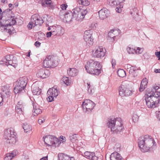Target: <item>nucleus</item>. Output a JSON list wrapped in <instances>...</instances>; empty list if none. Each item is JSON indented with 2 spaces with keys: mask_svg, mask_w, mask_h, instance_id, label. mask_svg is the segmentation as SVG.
<instances>
[{
  "mask_svg": "<svg viewBox=\"0 0 160 160\" xmlns=\"http://www.w3.org/2000/svg\"><path fill=\"white\" fill-rule=\"evenodd\" d=\"M82 2L81 3V4L83 6H88L90 4L89 1L88 0H82Z\"/></svg>",
  "mask_w": 160,
  "mask_h": 160,
  "instance_id": "41",
  "label": "nucleus"
},
{
  "mask_svg": "<svg viewBox=\"0 0 160 160\" xmlns=\"http://www.w3.org/2000/svg\"><path fill=\"white\" fill-rule=\"evenodd\" d=\"M42 5L43 7H46L47 5H48L50 9L53 8V4L51 0H46L43 1L42 3Z\"/></svg>",
  "mask_w": 160,
  "mask_h": 160,
  "instance_id": "28",
  "label": "nucleus"
},
{
  "mask_svg": "<svg viewBox=\"0 0 160 160\" xmlns=\"http://www.w3.org/2000/svg\"><path fill=\"white\" fill-rule=\"evenodd\" d=\"M148 82H144L142 81L141 83V85L144 86V87H147Z\"/></svg>",
  "mask_w": 160,
  "mask_h": 160,
  "instance_id": "56",
  "label": "nucleus"
},
{
  "mask_svg": "<svg viewBox=\"0 0 160 160\" xmlns=\"http://www.w3.org/2000/svg\"><path fill=\"white\" fill-rule=\"evenodd\" d=\"M33 24L34 25V22L31 18V21L28 25L27 27L30 29H31L32 28Z\"/></svg>",
  "mask_w": 160,
  "mask_h": 160,
  "instance_id": "45",
  "label": "nucleus"
},
{
  "mask_svg": "<svg viewBox=\"0 0 160 160\" xmlns=\"http://www.w3.org/2000/svg\"><path fill=\"white\" fill-rule=\"evenodd\" d=\"M92 34L89 32L86 31L84 33V39L86 42L87 45L89 46H92L93 44V39Z\"/></svg>",
  "mask_w": 160,
  "mask_h": 160,
  "instance_id": "15",
  "label": "nucleus"
},
{
  "mask_svg": "<svg viewBox=\"0 0 160 160\" xmlns=\"http://www.w3.org/2000/svg\"><path fill=\"white\" fill-rule=\"evenodd\" d=\"M13 60L12 59L11 60H10V61H8L7 62V64L8 65H10L12 66V64L13 63Z\"/></svg>",
  "mask_w": 160,
  "mask_h": 160,
  "instance_id": "60",
  "label": "nucleus"
},
{
  "mask_svg": "<svg viewBox=\"0 0 160 160\" xmlns=\"http://www.w3.org/2000/svg\"><path fill=\"white\" fill-rule=\"evenodd\" d=\"M50 72L48 70L45 68H41L38 70L36 75L37 77L42 78H47L50 75Z\"/></svg>",
  "mask_w": 160,
  "mask_h": 160,
  "instance_id": "16",
  "label": "nucleus"
},
{
  "mask_svg": "<svg viewBox=\"0 0 160 160\" xmlns=\"http://www.w3.org/2000/svg\"><path fill=\"white\" fill-rule=\"evenodd\" d=\"M28 78L26 77L21 78L15 83L14 92L16 94L23 92L28 82Z\"/></svg>",
  "mask_w": 160,
  "mask_h": 160,
  "instance_id": "6",
  "label": "nucleus"
},
{
  "mask_svg": "<svg viewBox=\"0 0 160 160\" xmlns=\"http://www.w3.org/2000/svg\"><path fill=\"white\" fill-rule=\"evenodd\" d=\"M154 72L156 73H160V69H155Z\"/></svg>",
  "mask_w": 160,
  "mask_h": 160,
  "instance_id": "63",
  "label": "nucleus"
},
{
  "mask_svg": "<svg viewBox=\"0 0 160 160\" xmlns=\"http://www.w3.org/2000/svg\"><path fill=\"white\" fill-rule=\"evenodd\" d=\"M62 81L67 85H69L71 82L68 77H63L62 78Z\"/></svg>",
  "mask_w": 160,
  "mask_h": 160,
  "instance_id": "36",
  "label": "nucleus"
},
{
  "mask_svg": "<svg viewBox=\"0 0 160 160\" xmlns=\"http://www.w3.org/2000/svg\"><path fill=\"white\" fill-rule=\"evenodd\" d=\"M146 88V87H144V86L140 84V86L139 88V91L141 92H142Z\"/></svg>",
  "mask_w": 160,
  "mask_h": 160,
  "instance_id": "47",
  "label": "nucleus"
},
{
  "mask_svg": "<svg viewBox=\"0 0 160 160\" xmlns=\"http://www.w3.org/2000/svg\"><path fill=\"white\" fill-rule=\"evenodd\" d=\"M109 3L110 5L112 7L116 6V11L117 12L120 13L122 11L121 8H122V6L120 4H118V1L117 0H110Z\"/></svg>",
  "mask_w": 160,
  "mask_h": 160,
  "instance_id": "18",
  "label": "nucleus"
},
{
  "mask_svg": "<svg viewBox=\"0 0 160 160\" xmlns=\"http://www.w3.org/2000/svg\"><path fill=\"white\" fill-rule=\"evenodd\" d=\"M58 62L55 60L52 56H48L46 57L43 61V65L46 68H53L57 66Z\"/></svg>",
  "mask_w": 160,
  "mask_h": 160,
  "instance_id": "9",
  "label": "nucleus"
},
{
  "mask_svg": "<svg viewBox=\"0 0 160 160\" xmlns=\"http://www.w3.org/2000/svg\"><path fill=\"white\" fill-rule=\"evenodd\" d=\"M52 31V35L60 36L63 34L64 30L60 25H56L53 26Z\"/></svg>",
  "mask_w": 160,
  "mask_h": 160,
  "instance_id": "17",
  "label": "nucleus"
},
{
  "mask_svg": "<svg viewBox=\"0 0 160 160\" xmlns=\"http://www.w3.org/2000/svg\"><path fill=\"white\" fill-rule=\"evenodd\" d=\"M48 97L47 98L48 101L51 102L54 100V97H56L58 95V91L56 88L53 87L49 88L47 92Z\"/></svg>",
  "mask_w": 160,
  "mask_h": 160,
  "instance_id": "12",
  "label": "nucleus"
},
{
  "mask_svg": "<svg viewBox=\"0 0 160 160\" xmlns=\"http://www.w3.org/2000/svg\"><path fill=\"white\" fill-rule=\"evenodd\" d=\"M23 124V128L25 132H27L31 130L32 128L31 125L26 123H24Z\"/></svg>",
  "mask_w": 160,
  "mask_h": 160,
  "instance_id": "30",
  "label": "nucleus"
},
{
  "mask_svg": "<svg viewBox=\"0 0 160 160\" xmlns=\"http://www.w3.org/2000/svg\"><path fill=\"white\" fill-rule=\"evenodd\" d=\"M58 157H59L62 160H69L70 157L63 153H60L58 155Z\"/></svg>",
  "mask_w": 160,
  "mask_h": 160,
  "instance_id": "31",
  "label": "nucleus"
},
{
  "mask_svg": "<svg viewBox=\"0 0 160 160\" xmlns=\"http://www.w3.org/2000/svg\"><path fill=\"white\" fill-rule=\"evenodd\" d=\"M124 67L125 68H127V70L128 71L129 69L132 67V66L130 64H127L125 65Z\"/></svg>",
  "mask_w": 160,
  "mask_h": 160,
  "instance_id": "51",
  "label": "nucleus"
},
{
  "mask_svg": "<svg viewBox=\"0 0 160 160\" xmlns=\"http://www.w3.org/2000/svg\"><path fill=\"white\" fill-rule=\"evenodd\" d=\"M53 32H47L46 33V35L47 38H48L51 37L52 35Z\"/></svg>",
  "mask_w": 160,
  "mask_h": 160,
  "instance_id": "53",
  "label": "nucleus"
},
{
  "mask_svg": "<svg viewBox=\"0 0 160 160\" xmlns=\"http://www.w3.org/2000/svg\"><path fill=\"white\" fill-rule=\"evenodd\" d=\"M137 68L136 67L132 66L128 70L129 73L130 74H133L135 71H137Z\"/></svg>",
  "mask_w": 160,
  "mask_h": 160,
  "instance_id": "40",
  "label": "nucleus"
},
{
  "mask_svg": "<svg viewBox=\"0 0 160 160\" xmlns=\"http://www.w3.org/2000/svg\"><path fill=\"white\" fill-rule=\"evenodd\" d=\"M3 19L2 21H0V24H1L2 26H6L8 27L9 26L10 23L9 22L11 19H8L4 21H3Z\"/></svg>",
  "mask_w": 160,
  "mask_h": 160,
  "instance_id": "35",
  "label": "nucleus"
},
{
  "mask_svg": "<svg viewBox=\"0 0 160 160\" xmlns=\"http://www.w3.org/2000/svg\"><path fill=\"white\" fill-rule=\"evenodd\" d=\"M10 19H11L10 21L9 22L10 23V26L14 25L16 23V20L13 18H12V17H11V18Z\"/></svg>",
  "mask_w": 160,
  "mask_h": 160,
  "instance_id": "43",
  "label": "nucleus"
},
{
  "mask_svg": "<svg viewBox=\"0 0 160 160\" xmlns=\"http://www.w3.org/2000/svg\"><path fill=\"white\" fill-rule=\"evenodd\" d=\"M13 58L15 59V57H14L13 55H7L0 61V64H5L8 66L7 62Z\"/></svg>",
  "mask_w": 160,
  "mask_h": 160,
  "instance_id": "23",
  "label": "nucleus"
},
{
  "mask_svg": "<svg viewBox=\"0 0 160 160\" xmlns=\"http://www.w3.org/2000/svg\"><path fill=\"white\" fill-rule=\"evenodd\" d=\"M67 5L65 4H62L61 5V8L62 10H66L67 7Z\"/></svg>",
  "mask_w": 160,
  "mask_h": 160,
  "instance_id": "50",
  "label": "nucleus"
},
{
  "mask_svg": "<svg viewBox=\"0 0 160 160\" xmlns=\"http://www.w3.org/2000/svg\"><path fill=\"white\" fill-rule=\"evenodd\" d=\"M31 18L34 22V26L37 25L41 26L43 23V20L41 18L37 17L34 15L32 16Z\"/></svg>",
  "mask_w": 160,
  "mask_h": 160,
  "instance_id": "21",
  "label": "nucleus"
},
{
  "mask_svg": "<svg viewBox=\"0 0 160 160\" xmlns=\"http://www.w3.org/2000/svg\"><path fill=\"white\" fill-rule=\"evenodd\" d=\"M25 106V104L20 101L18 102L15 107V111L19 115V118L21 120H22L24 118L23 114Z\"/></svg>",
  "mask_w": 160,
  "mask_h": 160,
  "instance_id": "10",
  "label": "nucleus"
},
{
  "mask_svg": "<svg viewBox=\"0 0 160 160\" xmlns=\"http://www.w3.org/2000/svg\"><path fill=\"white\" fill-rule=\"evenodd\" d=\"M0 31L2 32H7L8 33H10L11 32V29L8 28L6 26H2L1 24H0Z\"/></svg>",
  "mask_w": 160,
  "mask_h": 160,
  "instance_id": "34",
  "label": "nucleus"
},
{
  "mask_svg": "<svg viewBox=\"0 0 160 160\" xmlns=\"http://www.w3.org/2000/svg\"><path fill=\"white\" fill-rule=\"evenodd\" d=\"M106 50L104 48L99 47L95 50L92 51L93 57L94 58H101L105 55Z\"/></svg>",
  "mask_w": 160,
  "mask_h": 160,
  "instance_id": "14",
  "label": "nucleus"
},
{
  "mask_svg": "<svg viewBox=\"0 0 160 160\" xmlns=\"http://www.w3.org/2000/svg\"><path fill=\"white\" fill-rule=\"evenodd\" d=\"M4 138L6 140V142L10 145L15 144L17 141L16 137V133L12 130L8 129L4 131Z\"/></svg>",
  "mask_w": 160,
  "mask_h": 160,
  "instance_id": "7",
  "label": "nucleus"
},
{
  "mask_svg": "<svg viewBox=\"0 0 160 160\" xmlns=\"http://www.w3.org/2000/svg\"><path fill=\"white\" fill-rule=\"evenodd\" d=\"M3 98L2 97L1 94L0 93V103L3 101Z\"/></svg>",
  "mask_w": 160,
  "mask_h": 160,
  "instance_id": "62",
  "label": "nucleus"
},
{
  "mask_svg": "<svg viewBox=\"0 0 160 160\" xmlns=\"http://www.w3.org/2000/svg\"><path fill=\"white\" fill-rule=\"evenodd\" d=\"M68 74L71 77H74L77 75L78 73V71L75 68H70L67 71Z\"/></svg>",
  "mask_w": 160,
  "mask_h": 160,
  "instance_id": "26",
  "label": "nucleus"
},
{
  "mask_svg": "<svg viewBox=\"0 0 160 160\" xmlns=\"http://www.w3.org/2000/svg\"><path fill=\"white\" fill-rule=\"evenodd\" d=\"M84 155L86 158L92 160H98V157L95 156L94 152H86Z\"/></svg>",
  "mask_w": 160,
  "mask_h": 160,
  "instance_id": "22",
  "label": "nucleus"
},
{
  "mask_svg": "<svg viewBox=\"0 0 160 160\" xmlns=\"http://www.w3.org/2000/svg\"><path fill=\"white\" fill-rule=\"evenodd\" d=\"M138 118L139 117L136 114H134L132 117V120L134 122L138 121Z\"/></svg>",
  "mask_w": 160,
  "mask_h": 160,
  "instance_id": "44",
  "label": "nucleus"
},
{
  "mask_svg": "<svg viewBox=\"0 0 160 160\" xmlns=\"http://www.w3.org/2000/svg\"><path fill=\"white\" fill-rule=\"evenodd\" d=\"M53 26H50V27H48V28L47 29L48 31H50V32H53Z\"/></svg>",
  "mask_w": 160,
  "mask_h": 160,
  "instance_id": "57",
  "label": "nucleus"
},
{
  "mask_svg": "<svg viewBox=\"0 0 160 160\" xmlns=\"http://www.w3.org/2000/svg\"><path fill=\"white\" fill-rule=\"evenodd\" d=\"M115 32V30H110L108 33V36L110 38H112L113 39L116 37V36L114 35V33Z\"/></svg>",
  "mask_w": 160,
  "mask_h": 160,
  "instance_id": "38",
  "label": "nucleus"
},
{
  "mask_svg": "<svg viewBox=\"0 0 160 160\" xmlns=\"http://www.w3.org/2000/svg\"><path fill=\"white\" fill-rule=\"evenodd\" d=\"M77 136L76 134H71L69 137V140L72 143L75 142L78 140Z\"/></svg>",
  "mask_w": 160,
  "mask_h": 160,
  "instance_id": "33",
  "label": "nucleus"
},
{
  "mask_svg": "<svg viewBox=\"0 0 160 160\" xmlns=\"http://www.w3.org/2000/svg\"><path fill=\"white\" fill-rule=\"evenodd\" d=\"M88 10L87 8L84 9L77 7L72 10L73 12L68 11L64 14V20L67 22H69L74 20L81 21L88 12Z\"/></svg>",
  "mask_w": 160,
  "mask_h": 160,
  "instance_id": "1",
  "label": "nucleus"
},
{
  "mask_svg": "<svg viewBox=\"0 0 160 160\" xmlns=\"http://www.w3.org/2000/svg\"><path fill=\"white\" fill-rule=\"evenodd\" d=\"M31 88L32 92L34 95H39L41 92V89L35 84L32 85Z\"/></svg>",
  "mask_w": 160,
  "mask_h": 160,
  "instance_id": "24",
  "label": "nucleus"
},
{
  "mask_svg": "<svg viewBox=\"0 0 160 160\" xmlns=\"http://www.w3.org/2000/svg\"><path fill=\"white\" fill-rule=\"evenodd\" d=\"M153 93V95H148L147 96H144L146 105L150 109L158 107L160 101V93L156 92Z\"/></svg>",
  "mask_w": 160,
  "mask_h": 160,
  "instance_id": "5",
  "label": "nucleus"
},
{
  "mask_svg": "<svg viewBox=\"0 0 160 160\" xmlns=\"http://www.w3.org/2000/svg\"><path fill=\"white\" fill-rule=\"evenodd\" d=\"M12 60H13V61H12L13 63L12 64V66L13 67H14L15 68L16 67V66H17V61L16 60V58L15 57V59H14V58L12 59Z\"/></svg>",
  "mask_w": 160,
  "mask_h": 160,
  "instance_id": "46",
  "label": "nucleus"
},
{
  "mask_svg": "<svg viewBox=\"0 0 160 160\" xmlns=\"http://www.w3.org/2000/svg\"><path fill=\"white\" fill-rule=\"evenodd\" d=\"M127 50L129 54L134 53L136 52V49L131 48L130 47H128L127 48Z\"/></svg>",
  "mask_w": 160,
  "mask_h": 160,
  "instance_id": "39",
  "label": "nucleus"
},
{
  "mask_svg": "<svg viewBox=\"0 0 160 160\" xmlns=\"http://www.w3.org/2000/svg\"><path fill=\"white\" fill-rule=\"evenodd\" d=\"M45 119L44 118L38 119V122L39 124H41L45 122Z\"/></svg>",
  "mask_w": 160,
  "mask_h": 160,
  "instance_id": "48",
  "label": "nucleus"
},
{
  "mask_svg": "<svg viewBox=\"0 0 160 160\" xmlns=\"http://www.w3.org/2000/svg\"><path fill=\"white\" fill-rule=\"evenodd\" d=\"M33 110L32 112H34L36 115L40 114L42 112V110L39 108V106L37 104L33 103Z\"/></svg>",
  "mask_w": 160,
  "mask_h": 160,
  "instance_id": "27",
  "label": "nucleus"
},
{
  "mask_svg": "<svg viewBox=\"0 0 160 160\" xmlns=\"http://www.w3.org/2000/svg\"><path fill=\"white\" fill-rule=\"evenodd\" d=\"M45 144L53 147H58L61 141L54 136L49 135L43 138Z\"/></svg>",
  "mask_w": 160,
  "mask_h": 160,
  "instance_id": "8",
  "label": "nucleus"
},
{
  "mask_svg": "<svg viewBox=\"0 0 160 160\" xmlns=\"http://www.w3.org/2000/svg\"><path fill=\"white\" fill-rule=\"evenodd\" d=\"M110 160H123V159L120 154L118 152H115L112 154L110 157Z\"/></svg>",
  "mask_w": 160,
  "mask_h": 160,
  "instance_id": "25",
  "label": "nucleus"
},
{
  "mask_svg": "<svg viewBox=\"0 0 160 160\" xmlns=\"http://www.w3.org/2000/svg\"><path fill=\"white\" fill-rule=\"evenodd\" d=\"M95 104L89 99H86L82 104L83 109H85L86 112H91L95 106Z\"/></svg>",
  "mask_w": 160,
  "mask_h": 160,
  "instance_id": "13",
  "label": "nucleus"
},
{
  "mask_svg": "<svg viewBox=\"0 0 160 160\" xmlns=\"http://www.w3.org/2000/svg\"><path fill=\"white\" fill-rule=\"evenodd\" d=\"M156 113L157 118H158L160 121V110L156 111Z\"/></svg>",
  "mask_w": 160,
  "mask_h": 160,
  "instance_id": "52",
  "label": "nucleus"
},
{
  "mask_svg": "<svg viewBox=\"0 0 160 160\" xmlns=\"http://www.w3.org/2000/svg\"><path fill=\"white\" fill-rule=\"evenodd\" d=\"M122 121L120 118L116 119L110 118L107 123V126L111 129L114 133H118L120 132L123 128Z\"/></svg>",
  "mask_w": 160,
  "mask_h": 160,
  "instance_id": "4",
  "label": "nucleus"
},
{
  "mask_svg": "<svg viewBox=\"0 0 160 160\" xmlns=\"http://www.w3.org/2000/svg\"><path fill=\"white\" fill-rule=\"evenodd\" d=\"M153 90L152 89V88H148L146 89V91L147 92V95L145 94V96H147L148 95H152V91H153Z\"/></svg>",
  "mask_w": 160,
  "mask_h": 160,
  "instance_id": "42",
  "label": "nucleus"
},
{
  "mask_svg": "<svg viewBox=\"0 0 160 160\" xmlns=\"http://www.w3.org/2000/svg\"><path fill=\"white\" fill-rule=\"evenodd\" d=\"M138 72L137 69V71H135L133 74H132V75L133 76V77L135 78L136 77L138 76Z\"/></svg>",
  "mask_w": 160,
  "mask_h": 160,
  "instance_id": "59",
  "label": "nucleus"
},
{
  "mask_svg": "<svg viewBox=\"0 0 160 160\" xmlns=\"http://www.w3.org/2000/svg\"><path fill=\"white\" fill-rule=\"evenodd\" d=\"M119 94L122 97H128L132 94L134 91L130 90L126 88V87L123 84L120 86L119 89Z\"/></svg>",
  "mask_w": 160,
  "mask_h": 160,
  "instance_id": "11",
  "label": "nucleus"
},
{
  "mask_svg": "<svg viewBox=\"0 0 160 160\" xmlns=\"http://www.w3.org/2000/svg\"><path fill=\"white\" fill-rule=\"evenodd\" d=\"M141 48H138L137 49H136V53L137 54H139L141 53V52H140Z\"/></svg>",
  "mask_w": 160,
  "mask_h": 160,
  "instance_id": "55",
  "label": "nucleus"
},
{
  "mask_svg": "<svg viewBox=\"0 0 160 160\" xmlns=\"http://www.w3.org/2000/svg\"><path fill=\"white\" fill-rule=\"evenodd\" d=\"M87 84H88L87 88L88 92L89 93H91L92 92V90L90 89V84H88V83H87Z\"/></svg>",
  "mask_w": 160,
  "mask_h": 160,
  "instance_id": "54",
  "label": "nucleus"
},
{
  "mask_svg": "<svg viewBox=\"0 0 160 160\" xmlns=\"http://www.w3.org/2000/svg\"><path fill=\"white\" fill-rule=\"evenodd\" d=\"M116 61L115 60L112 59V67L116 65Z\"/></svg>",
  "mask_w": 160,
  "mask_h": 160,
  "instance_id": "61",
  "label": "nucleus"
},
{
  "mask_svg": "<svg viewBox=\"0 0 160 160\" xmlns=\"http://www.w3.org/2000/svg\"><path fill=\"white\" fill-rule=\"evenodd\" d=\"M9 88V86H4L2 87V91L3 95H2L3 98H8L10 96V92Z\"/></svg>",
  "mask_w": 160,
  "mask_h": 160,
  "instance_id": "20",
  "label": "nucleus"
},
{
  "mask_svg": "<svg viewBox=\"0 0 160 160\" xmlns=\"http://www.w3.org/2000/svg\"><path fill=\"white\" fill-rule=\"evenodd\" d=\"M99 17L101 19H104L109 15L110 12L106 8L102 9L98 12Z\"/></svg>",
  "mask_w": 160,
  "mask_h": 160,
  "instance_id": "19",
  "label": "nucleus"
},
{
  "mask_svg": "<svg viewBox=\"0 0 160 160\" xmlns=\"http://www.w3.org/2000/svg\"><path fill=\"white\" fill-rule=\"evenodd\" d=\"M16 155V152L13 151L12 153H7L4 158V160H11Z\"/></svg>",
  "mask_w": 160,
  "mask_h": 160,
  "instance_id": "29",
  "label": "nucleus"
},
{
  "mask_svg": "<svg viewBox=\"0 0 160 160\" xmlns=\"http://www.w3.org/2000/svg\"><path fill=\"white\" fill-rule=\"evenodd\" d=\"M132 11L134 12V15H135V17L136 15L138 16V13L137 9L136 8H135L133 9Z\"/></svg>",
  "mask_w": 160,
  "mask_h": 160,
  "instance_id": "49",
  "label": "nucleus"
},
{
  "mask_svg": "<svg viewBox=\"0 0 160 160\" xmlns=\"http://www.w3.org/2000/svg\"><path fill=\"white\" fill-rule=\"evenodd\" d=\"M41 45V43L38 41L34 43V45L36 47H38L40 46Z\"/></svg>",
  "mask_w": 160,
  "mask_h": 160,
  "instance_id": "58",
  "label": "nucleus"
},
{
  "mask_svg": "<svg viewBox=\"0 0 160 160\" xmlns=\"http://www.w3.org/2000/svg\"><path fill=\"white\" fill-rule=\"evenodd\" d=\"M154 142L153 139L148 135L140 137L138 139V146L142 152L149 151L150 147L154 145Z\"/></svg>",
  "mask_w": 160,
  "mask_h": 160,
  "instance_id": "2",
  "label": "nucleus"
},
{
  "mask_svg": "<svg viewBox=\"0 0 160 160\" xmlns=\"http://www.w3.org/2000/svg\"><path fill=\"white\" fill-rule=\"evenodd\" d=\"M40 160H48V156L42 158Z\"/></svg>",
  "mask_w": 160,
  "mask_h": 160,
  "instance_id": "64",
  "label": "nucleus"
},
{
  "mask_svg": "<svg viewBox=\"0 0 160 160\" xmlns=\"http://www.w3.org/2000/svg\"><path fill=\"white\" fill-rule=\"evenodd\" d=\"M117 74L118 76L120 77H124L126 75L125 71L122 69H119L117 71Z\"/></svg>",
  "mask_w": 160,
  "mask_h": 160,
  "instance_id": "32",
  "label": "nucleus"
},
{
  "mask_svg": "<svg viewBox=\"0 0 160 160\" xmlns=\"http://www.w3.org/2000/svg\"><path fill=\"white\" fill-rule=\"evenodd\" d=\"M102 66L99 62L90 60L85 66L87 72L91 74L98 75L101 73Z\"/></svg>",
  "mask_w": 160,
  "mask_h": 160,
  "instance_id": "3",
  "label": "nucleus"
},
{
  "mask_svg": "<svg viewBox=\"0 0 160 160\" xmlns=\"http://www.w3.org/2000/svg\"><path fill=\"white\" fill-rule=\"evenodd\" d=\"M12 4L11 3H10L8 5V7L9 8H11V9H7L5 10L2 13V14L3 15H7V14H8L9 13L11 12V10L12 9Z\"/></svg>",
  "mask_w": 160,
  "mask_h": 160,
  "instance_id": "37",
  "label": "nucleus"
}]
</instances>
